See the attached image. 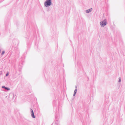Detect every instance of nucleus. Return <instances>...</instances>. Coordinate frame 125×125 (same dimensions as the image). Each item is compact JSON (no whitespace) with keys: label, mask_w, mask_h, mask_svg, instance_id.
<instances>
[{"label":"nucleus","mask_w":125,"mask_h":125,"mask_svg":"<svg viewBox=\"0 0 125 125\" xmlns=\"http://www.w3.org/2000/svg\"><path fill=\"white\" fill-rule=\"evenodd\" d=\"M52 3V0H46L44 2V5L46 7H48L50 6Z\"/></svg>","instance_id":"1"},{"label":"nucleus","mask_w":125,"mask_h":125,"mask_svg":"<svg viewBox=\"0 0 125 125\" xmlns=\"http://www.w3.org/2000/svg\"><path fill=\"white\" fill-rule=\"evenodd\" d=\"M106 19H105L103 21L100 22V24L101 26L104 27L106 25Z\"/></svg>","instance_id":"2"},{"label":"nucleus","mask_w":125,"mask_h":125,"mask_svg":"<svg viewBox=\"0 0 125 125\" xmlns=\"http://www.w3.org/2000/svg\"><path fill=\"white\" fill-rule=\"evenodd\" d=\"M30 111L31 117L33 118H35V116L34 115V114L33 110L31 108Z\"/></svg>","instance_id":"3"},{"label":"nucleus","mask_w":125,"mask_h":125,"mask_svg":"<svg viewBox=\"0 0 125 125\" xmlns=\"http://www.w3.org/2000/svg\"><path fill=\"white\" fill-rule=\"evenodd\" d=\"M92 10V8H91L90 9H88L86 10V12L87 13H88L91 12Z\"/></svg>","instance_id":"4"},{"label":"nucleus","mask_w":125,"mask_h":125,"mask_svg":"<svg viewBox=\"0 0 125 125\" xmlns=\"http://www.w3.org/2000/svg\"><path fill=\"white\" fill-rule=\"evenodd\" d=\"M2 88L4 89L5 90H6L7 91H9L10 90V88L9 87H6L4 86H2Z\"/></svg>","instance_id":"5"},{"label":"nucleus","mask_w":125,"mask_h":125,"mask_svg":"<svg viewBox=\"0 0 125 125\" xmlns=\"http://www.w3.org/2000/svg\"><path fill=\"white\" fill-rule=\"evenodd\" d=\"M77 89H75L74 91V94H73V96H74L76 94V93H77Z\"/></svg>","instance_id":"6"},{"label":"nucleus","mask_w":125,"mask_h":125,"mask_svg":"<svg viewBox=\"0 0 125 125\" xmlns=\"http://www.w3.org/2000/svg\"><path fill=\"white\" fill-rule=\"evenodd\" d=\"M5 52L4 51H3L2 52V53L1 54V55H3L5 53Z\"/></svg>","instance_id":"7"},{"label":"nucleus","mask_w":125,"mask_h":125,"mask_svg":"<svg viewBox=\"0 0 125 125\" xmlns=\"http://www.w3.org/2000/svg\"><path fill=\"white\" fill-rule=\"evenodd\" d=\"M121 81V79L120 77H119V80L118 81V82H120Z\"/></svg>","instance_id":"8"},{"label":"nucleus","mask_w":125,"mask_h":125,"mask_svg":"<svg viewBox=\"0 0 125 125\" xmlns=\"http://www.w3.org/2000/svg\"><path fill=\"white\" fill-rule=\"evenodd\" d=\"M57 117H58V115H57V113H56L55 117L56 118H57Z\"/></svg>","instance_id":"9"},{"label":"nucleus","mask_w":125,"mask_h":125,"mask_svg":"<svg viewBox=\"0 0 125 125\" xmlns=\"http://www.w3.org/2000/svg\"><path fill=\"white\" fill-rule=\"evenodd\" d=\"M9 73H7L6 74V76H8L9 75Z\"/></svg>","instance_id":"10"},{"label":"nucleus","mask_w":125,"mask_h":125,"mask_svg":"<svg viewBox=\"0 0 125 125\" xmlns=\"http://www.w3.org/2000/svg\"><path fill=\"white\" fill-rule=\"evenodd\" d=\"M2 74V72L1 71H0V75Z\"/></svg>","instance_id":"11"},{"label":"nucleus","mask_w":125,"mask_h":125,"mask_svg":"<svg viewBox=\"0 0 125 125\" xmlns=\"http://www.w3.org/2000/svg\"><path fill=\"white\" fill-rule=\"evenodd\" d=\"M75 89H77V87L76 85V86H75Z\"/></svg>","instance_id":"12"},{"label":"nucleus","mask_w":125,"mask_h":125,"mask_svg":"<svg viewBox=\"0 0 125 125\" xmlns=\"http://www.w3.org/2000/svg\"><path fill=\"white\" fill-rule=\"evenodd\" d=\"M1 51L0 49V53H1Z\"/></svg>","instance_id":"13"}]
</instances>
